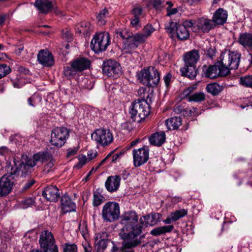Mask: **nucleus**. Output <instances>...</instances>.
I'll list each match as a JSON object with an SVG mask.
<instances>
[{"instance_id":"f257e3e1","label":"nucleus","mask_w":252,"mask_h":252,"mask_svg":"<svg viewBox=\"0 0 252 252\" xmlns=\"http://www.w3.org/2000/svg\"><path fill=\"white\" fill-rule=\"evenodd\" d=\"M130 226L123 227L121 236L123 239L124 248L131 249L136 247L141 243L142 226H135L133 228Z\"/></svg>"},{"instance_id":"f03ea898","label":"nucleus","mask_w":252,"mask_h":252,"mask_svg":"<svg viewBox=\"0 0 252 252\" xmlns=\"http://www.w3.org/2000/svg\"><path fill=\"white\" fill-rule=\"evenodd\" d=\"M118 35L124 39L123 42L122 51L124 53L131 54L144 41L139 35V32H132L124 30L118 32Z\"/></svg>"},{"instance_id":"7ed1b4c3","label":"nucleus","mask_w":252,"mask_h":252,"mask_svg":"<svg viewBox=\"0 0 252 252\" xmlns=\"http://www.w3.org/2000/svg\"><path fill=\"white\" fill-rule=\"evenodd\" d=\"M151 107L148 101L145 99L134 101L129 108L131 118L135 122L140 123L149 116Z\"/></svg>"},{"instance_id":"20e7f679","label":"nucleus","mask_w":252,"mask_h":252,"mask_svg":"<svg viewBox=\"0 0 252 252\" xmlns=\"http://www.w3.org/2000/svg\"><path fill=\"white\" fill-rule=\"evenodd\" d=\"M241 54L237 51H226L222 53L220 56V64L222 65L224 69L226 68L228 70V74L230 69L238 68Z\"/></svg>"},{"instance_id":"39448f33","label":"nucleus","mask_w":252,"mask_h":252,"mask_svg":"<svg viewBox=\"0 0 252 252\" xmlns=\"http://www.w3.org/2000/svg\"><path fill=\"white\" fill-rule=\"evenodd\" d=\"M7 167V173L0 178V196H6L11 191L14 182L20 177L11 168Z\"/></svg>"},{"instance_id":"423d86ee","label":"nucleus","mask_w":252,"mask_h":252,"mask_svg":"<svg viewBox=\"0 0 252 252\" xmlns=\"http://www.w3.org/2000/svg\"><path fill=\"white\" fill-rule=\"evenodd\" d=\"M102 217L104 221L113 222L117 220L120 215V207L115 202H108L103 206Z\"/></svg>"},{"instance_id":"0eeeda50","label":"nucleus","mask_w":252,"mask_h":252,"mask_svg":"<svg viewBox=\"0 0 252 252\" xmlns=\"http://www.w3.org/2000/svg\"><path fill=\"white\" fill-rule=\"evenodd\" d=\"M110 40L108 32L95 34L91 43V48L95 53L105 51L110 44Z\"/></svg>"},{"instance_id":"6e6552de","label":"nucleus","mask_w":252,"mask_h":252,"mask_svg":"<svg viewBox=\"0 0 252 252\" xmlns=\"http://www.w3.org/2000/svg\"><path fill=\"white\" fill-rule=\"evenodd\" d=\"M39 242L43 252H58L55 240L51 232L48 230L43 231L40 235Z\"/></svg>"},{"instance_id":"1a4fd4ad","label":"nucleus","mask_w":252,"mask_h":252,"mask_svg":"<svg viewBox=\"0 0 252 252\" xmlns=\"http://www.w3.org/2000/svg\"><path fill=\"white\" fill-rule=\"evenodd\" d=\"M14 162V166L11 168L19 177L25 176L30 172L31 168L36 165L37 163L33 157L32 158L26 157L25 162L24 161H16L15 159Z\"/></svg>"},{"instance_id":"9d476101","label":"nucleus","mask_w":252,"mask_h":252,"mask_svg":"<svg viewBox=\"0 0 252 252\" xmlns=\"http://www.w3.org/2000/svg\"><path fill=\"white\" fill-rule=\"evenodd\" d=\"M203 72L205 77L211 79H214L219 76H225L228 74V70L226 68L224 69L222 65L220 64V61L215 65L204 66Z\"/></svg>"},{"instance_id":"9b49d317","label":"nucleus","mask_w":252,"mask_h":252,"mask_svg":"<svg viewBox=\"0 0 252 252\" xmlns=\"http://www.w3.org/2000/svg\"><path fill=\"white\" fill-rule=\"evenodd\" d=\"M68 135L69 132L67 128L57 127L52 131L51 143L55 146L61 147L64 144Z\"/></svg>"},{"instance_id":"f8f14e48","label":"nucleus","mask_w":252,"mask_h":252,"mask_svg":"<svg viewBox=\"0 0 252 252\" xmlns=\"http://www.w3.org/2000/svg\"><path fill=\"white\" fill-rule=\"evenodd\" d=\"M92 139L102 146H108L113 141L112 133L108 129H98L92 134Z\"/></svg>"},{"instance_id":"ddd939ff","label":"nucleus","mask_w":252,"mask_h":252,"mask_svg":"<svg viewBox=\"0 0 252 252\" xmlns=\"http://www.w3.org/2000/svg\"><path fill=\"white\" fill-rule=\"evenodd\" d=\"M102 71L108 76L117 77L121 74V67L120 64L116 61L108 60L104 62L102 66Z\"/></svg>"},{"instance_id":"4468645a","label":"nucleus","mask_w":252,"mask_h":252,"mask_svg":"<svg viewBox=\"0 0 252 252\" xmlns=\"http://www.w3.org/2000/svg\"><path fill=\"white\" fill-rule=\"evenodd\" d=\"M149 151L146 147L134 149L132 151L133 165L139 167L145 164L149 159Z\"/></svg>"},{"instance_id":"2eb2a0df","label":"nucleus","mask_w":252,"mask_h":252,"mask_svg":"<svg viewBox=\"0 0 252 252\" xmlns=\"http://www.w3.org/2000/svg\"><path fill=\"white\" fill-rule=\"evenodd\" d=\"M214 27L215 24L212 20L201 18L196 21L195 26L193 27V31L194 32L201 31L203 32H208Z\"/></svg>"},{"instance_id":"dca6fc26","label":"nucleus","mask_w":252,"mask_h":252,"mask_svg":"<svg viewBox=\"0 0 252 252\" xmlns=\"http://www.w3.org/2000/svg\"><path fill=\"white\" fill-rule=\"evenodd\" d=\"M138 217L135 211H128L126 212L122 216V223L124 224V227L127 225L130 226L132 228L135 226H142L138 222Z\"/></svg>"},{"instance_id":"f3484780","label":"nucleus","mask_w":252,"mask_h":252,"mask_svg":"<svg viewBox=\"0 0 252 252\" xmlns=\"http://www.w3.org/2000/svg\"><path fill=\"white\" fill-rule=\"evenodd\" d=\"M37 61L44 66H51L54 63L52 54L47 50H40L37 55Z\"/></svg>"},{"instance_id":"a211bd4d","label":"nucleus","mask_w":252,"mask_h":252,"mask_svg":"<svg viewBox=\"0 0 252 252\" xmlns=\"http://www.w3.org/2000/svg\"><path fill=\"white\" fill-rule=\"evenodd\" d=\"M42 196L50 201H56L60 197L59 189L54 186H50L45 188Z\"/></svg>"},{"instance_id":"6ab92c4d","label":"nucleus","mask_w":252,"mask_h":252,"mask_svg":"<svg viewBox=\"0 0 252 252\" xmlns=\"http://www.w3.org/2000/svg\"><path fill=\"white\" fill-rule=\"evenodd\" d=\"M107 234L102 232L96 234L95 237V249L97 252H103L107 247Z\"/></svg>"},{"instance_id":"aec40b11","label":"nucleus","mask_w":252,"mask_h":252,"mask_svg":"<svg viewBox=\"0 0 252 252\" xmlns=\"http://www.w3.org/2000/svg\"><path fill=\"white\" fill-rule=\"evenodd\" d=\"M121 178L119 176H111L109 177L105 182V187L109 192H114L119 188Z\"/></svg>"},{"instance_id":"412c9836","label":"nucleus","mask_w":252,"mask_h":252,"mask_svg":"<svg viewBox=\"0 0 252 252\" xmlns=\"http://www.w3.org/2000/svg\"><path fill=\"white\" fill-rule=\"evenodd\" d=\"M159 216V214L158 213L143 216L140 219L139 224L142 226V227L153 226L158 222Z\"/></svg>"},{"instance_id":"4be33fe9","label":"nucleus","mask_w":252,"mask_h":252,"mask_svg":"<svg viewBox=\"0 0 252 252\" xmlns=\"http://www.w3.org/2000/svg\"><path fill=\"white\" fill-rule=\"evenodd\" d=\"M227 12L222 8H219L214 13L212 21L215 24L223 25L227 18Z\"/></svg>"},{"instance_id":"5701e85b","label":"nucleus","mask_w":252,"mask_h":252,"mask_svg":"<svg viewBox=\"0 0 252 252\" xmlns=\"http://www.w3.org/2000/svg\"><path fill=\"white\" fill-rule=\"evenodd\" d=\"M61 209L64 213L75 211V204L67 195H63L61 200Z\"/></svg>"},{"instance_id":"b1692460","label":"nucleus","mask_w":252,"mask_h":252,"mask_svg":"<svg viewBox=\"0 0 252 252\" xmlns=\"http://www.w3.org/2000/svg\"><path fill=\"white\" fill-rule=\"evenodd\" d=\"M155 73H157V69L153 66H150L141 70L137 74V76L141 83L146 85L148 82V78L151 75V74Z\"/></svg>"},{"instance_id":"393cba45","label":"nucleus","mask_w":252,"mask_h":252,"mask_svg":"<svg viewBox=\"0 0 252 252\" xmlns=\"http://www.w3.org/2000/svg\"><path fill=\"white\" fill-rule=\"evenodd\" d=\"M200 58L198 51L191 50L184 55V62L187 65H196Z\"/></svg>"},{"instance_id":"a878e982","label":"nucleus","mask_w":252,"mask_h":252,"mask_svg":"<svg viewBox=\"0 0 252 252\" xmlns=\"http://www.w3.org/2000/svg\"><path fill=\"white\" fill-rule=\"evenodd\" d=\"M165 134L163 131L157 132L149 137L150 143L154 146H160L165 141Z\"/></svg>"},{"instance_id":"bb28decb","label":"nucleus","mask_w":252,"mask_h":252,"mask_svg":"<svg viewBox=\"0 0 252 252\" xmlns=\"http://www.w3.org/2000/svg\"><path fill=\"white\" fill-rule=\"evenodd\" d=\"M72 63L73 68H75L78 72H81L88 68L91 63L90 61L86 58H79L72 62Z\"/></svg>"},{"instance_id":"cd10ccee","label":"nucleus","mask_w":252,"mask_h":252,"mask_svg":"<svg viewBox=\"0 0 252 252\" xmlns=\"http://www.w3.org/2000/svg\"><path fill=\"white\" fill-rule=\"evenodd\" d=\"M34 5L40 12L46 13L53 7V0H36Z\"/></svg>"},{"instance_id":"c85d7f7f","label":"nucleus","mask_w":252,"mask_h":252,"mask_svg":"<svg viewBox=\"0 0 252 252\" xmlns=\"http://www.w3.org/2000/svg\"><path fill=\"white\" fill-rule=\"evenodd\" d=\"M75 30L77 32L88 35L92 31L93 27L89 22L83 21L76 25Z\"/></svg>"},{"instance_id":"c756f323","label":"nucleus","mask_w":252,"mask_h":252,"mask_svg":"<svg viewBox=\"0 0 252 252\" xmlns=\"http://www.w3.org/2000/svg\"><path fill=\"white\" fill-rule=\"evenodd\" d=\"M181 71L183 75L190 79H194L197 74L196 65H187L185 64V66L181 69Z\"/></svg>"},{"instance_id":"7c9ffc66","label":"nucleus","mask_w":252,"mask_h":252,"mask_svg":"<svg viewBox=\"0 0 252 252\" xmlns=\"http://www.w3.org/2000/svg\"><path fill=\"white\" fill-rule=\"evenodd\" d=\"M155 28L150 24H148L144 26L139 35L145 43L148 38L150 37L152 34L155 31Z\"/></svg>"},{"instance_id":"2f4dec72","label":"nucleus","mask_w":252,"mask_h":252,"mask_svg":"<svg viewBox=\"0 0 252 252\" xmlns=\"http://www.w3.org/2000/svg\"><path fill=\"white\" fill-rule=\"evenodd\" d=\"M238 42L244 47H252V34L248 32L241 33Z\"/></svg>"},{"instance_id":"473e14b6","label":"nucleus","mask_w":252,"mask_h":252,"mask_svg":"<svg viewBox=\"0 0 252 252\" xmlns=\"http://www.w3.org/2000/svg\"><path fill=\"white\" fill-rule=\"evenodd\" d=\"M165 124L169 130L176 129L181 126L182 120L180 117H174L167 120Z\"/></svg>"},{"instance_id":"72a5a7b5","label":"nucleus","mask_w":252,"mask_h":252,"mask_svg":"<svg viewBox=\"0 0 252 252\" xmlns=\"http://www.w3.org/2000/svg\"><path fill=\"white\" fill-rule=\"evenodd\" d=\"M174 229L172 225H165L155 228L151 231V234L154 236H158L166 233L171 232Z\"/></svg>"},{"instance_id":"f704fd0d","label":"nucleus","mask_w":252,"mask_h":252,"mask_svg":"<svg viewBox=\"0 0 252 252\" xmlns=\"http://www.w3.org/2000/svg\"><path fill=\"white\" fill-rule=\"evenodd\" d=\"M176 34L178 38L181 40H186L189 36V32L184 26L178 25L176 28Z\"/></svg>"},{"instance_id":"c9c22d12","label":"nucleus","mask_w":252,"mask_h":252,"mask_svg":"<svg viewBox=\"0 0 252 252\" xmlns=\"http://www.w3.org/2000/svg\"><path fill=\"white\" fill-rule=\"evenodd\" d=\"M51 154L48 152H40L33 155V158L36 161L44 162L51 158Z\"/></svg>"},{"instance_id":"e433bc0d","label":"nucleus","mask_w":252,"mask_h":252,"mask_svg":"<svg viewBox=\"0 0 252 252\" xmlns=\"http://www.w3.org/2000/svg\"><path fill=\"white\" fill-rule=\"evenodd\" d=\"M207 91L214 95L219 94L222 89L221 86L217 83H210L206 87Z\"/></svg>"},{"instance_id":"4c0bfd02","label":"nucleus","mask_w":252,"mask_h":252,"mask_svg":"<svg viewBox=\"0 0 252 252\" xmlns=\"http://www.w3.org/2000/svg\"><path fill=\"white\" fill-rule=\"evenodd\" d=\"M148 78V82L146 85L151 87L157 86L160 80L159 73L157 69V73L151 74Z\"/></svg>"},{"instance_id":"58836bf2","label":"nucleus","mask_w":252,"mask_h":252,"mask_svg":"<svg viewBox=\"0 0 252 252\" xmlns=\"http://www.w3.org/2000/svg\"><path fill=\"white\" fill-rule=\"evenodd\" d=\"M205 98V94L202 92L195 93L189 96L187 99L189 101H194L196 102L203 101Z\"/></svg>"},{"instance_id":"ea45409f","label":"nucleus","mask_w":252,"mask_h":252,"mask_svg":"<svg viewBox=\"0 0 252 252\" xmlns=\"http://www.w3.org/2000/svg\"><path fill=\"white\" fill-rule=\"evenodd\" d=\"M188 214V210L185 209H181L171 213V219L173 221H176L180 218L184 217Z\"/></svg>"},{"instance_id":"a19ab883","label":"nucleus","mask_w":252,"mask_h":252,"mask_svg":"<svg viewBox=\"0 0 252 252\" xmlns=\"http://www.w3.org/2000/svg\"><path fill=\"white\" fill-rule=\"evenodd\" d=\"M109 16V13L107 8H104L100 10L96 18L100 25H104L106 22V19Z\"/></svg>"},{"instance_id":"79ce46f5","label":"nucleus","mask_w":252,"mask_h":252,"mask_svg":"<svg viewBox=\"0 0 252 252\" xmlns=\"http://www.w3.org/2000/svg\"><path fill=\"white\" fill-rule=\"evenodd\" d=\"M240 84L246 87L252 88V75L242 77L239 80Z\"/></svg>"},{"instance_id":"37998d69","label":"nucleus","mask_w":252,"mask_h":252,"mask_svg":"<svg viewBox=\"0 0 252 252\" xmlns=\"http://www.w3.org/2000/svg\"><path fill=\"white\" fill-rule=\"evenodd\" d=\"M137 94L142 98L141 99H145L148 101V99H149V101H151V94L149 92L147 91L146 87L140 88L138 90Z\"/></svg>"},{"instance_id":"c03bdc74","label":"nucleus","mask_w":252,"mask_h":252,"mask_svg":"<svg viewBox=\"0 0 252 252\" xmlns=\"http://www.w3.org/2000/svg\"><path fill=\"white\" fill-rule=\"evenodd\" d=\"M63 252H77L76 245L73 243H66L63 245Z\"/></svg>"},{"instance_id":"a18cd8bd","label":"nucleus","mask_w":252,"mask_h":252,"mask_svg":"<svg viewBox=\"0 0 252 252\" xmlns=\"http://www.w3.org/2000/svg\"><path fill=\"white\" fill-rule=\"evenodd\" d=\"M93 197V204L95 206L100 205L104 201L103 196L98 192H94Z\"/></svg>"},{"instance_id":"49530a36","label":"nucleus","mask_w":252,"mask_h":252,"mask_svg":"<svg viewBox=\"0 0 252 252\" xmlns=\"http://www.w3.org/2000/svg\"><path fill=\"white\" fill-rule=\"evenodd\" d=\"M78 72L77 70L73 67L72 63L70 66H67L64 67V74L66 77H71L75 75Z\"/></svg>"},{"instance_id":"de8ad7c7","label":"nucleus","mask_w":252,"mask_h":252,"mask_svg":"<svg viewBox=\"0 0 252 252\" xmlns=\"http://www.w3.org/2000/svg\"><path fill=\"white\" fill-rule=\"evenodd\" d=\"M167 32L170 33H173L176 32V28L178 26L176 22L170 21L165 25Z\"/></svg>"},{"instance_id":"09e8293b","label":"nucleus","mask_w":252,"mask_h":252,"mask_svg":"<svg viewBox=\"0 0 252 252\" xmlns=\"http://www.w3.org/2000/svg\"><path fill=\"white\" fill-rule=\"evenodd\" d=\"M10 72V67L6 64H0V78L5 76Z\"/></svg>"},{"instance_id":"8fccbe9b","label":"nucleus","mask_w":252,"mask_h":252,"mask_svg":"<svg viewBox=\"0 0 252 252\" xmlns=\"http://www.w3.org/2000/svg\"><path fill=\"white\" fill-rule=\"evenodd\" d=\"M37 99L40 101L41 98L38 95L35 94L28 98V104L31 106H35L36 104Z\"/></svg>"},{"instance_id":"3c124183","label":"nucleus","mask_w":252,"mask_h":252,"mask_svg":"<svg viewBox=\"0 0 252 252\" xmlns=\"http://www.w3.org/2000/svg\"><path fill=\"white\" fill-rule=\"evenodd\" d=\"M196 21L192 20H186L183 21L182 26H184L187 29L188 28H191L193 31V27L195 26Z\"/></svg>"},{"instance_id":"603ef678","label":"nucleus","mask_w":252,"mask_h":252,"mask_svg":"<svg viewBox=\"0 0 252 252\" xmlns=\"http://www.w3.org/2000/svg\"><path fill=\"white\" fill-rule=\"evenodd\" d=\"M143 12V9L140 6H137L134 7L132 10V16L135 17L139 18L141 16Z\"/></svg>"},{"instance_id":"864d4df0","label":"nucleus","mask_w":252,"mask_h":252,"mask_svg":"<svg viewBox=\"0 0 252 252\" xmlns=\"http://www.w3.org/2000/svg\"><path fill=\"white\" fill-rule=\"evenodd\" d=\"M33 203V199L31 197H30L22 201V206L23 208H27L31 206Z\"/></svg>"},{"instance_id":"5fc2aeb1","label":"nucleus","mask_w":252,"mask_h":252,"mask_svg":"<svg viewBox=\"0 0 252 252\" xmlns=\"http://www.w3.org/2000/svg\"><path fill=\"white\" fill-rule=\"evenodd\" d=\"M153 4L156 9L160 10L164 5V1L162 0H154Z\"/></svg>"},{"instance_id":"6e6d98bb","label":"nucleus","mask_w":252,"mask_h":252,"mask_svg":"<svg viewBox=\"0 0 252 252\" xmlns=\"http://www.w3.org/2000/svg\"><path fill=\"white\" fill-rule=\"evenodd\" d=\"M130 25L132 27L135 28L136 29H138L139 27H140V25L139 24V18L132 16L131 18L130 19Z\"/></svg>"},{"instance_id":"4d7b16f0","label":"nucleus","mask_w":252,"mask_h":252,"mask_svg":"<svg viewBox=\"0 0 252 252\" xmlns=\"http://www.w3.org/2000/svg\"><path fill=\"white\" fill-rule=\"evenodd\" d=\"M47 163L45 165L44 171L46 172H49L54 165L55 160L53 159L52 156L51 158L47 160Z\"/></svg>"},{"instance_id":"13d9d810","label":"nucleus","mask_w":252,"mask_h":252,"mask_svg":"<svg viewBox=\"0 0 252 252\" xmlns=\"http://www.w3.org/2000/svg\"><path fill=\"white\" fill-rule=\"evenodd\" d=\"M78 162L77 163V166L79 167H82L87 161H88V158L84 155L79 156L78 158Z\"/></svg>"},{"instance_id":"bf43d9fd","label":"nucleus","mask_w":252,"mask_h":252,"mask_svg":"<svg viewBox=\"0 0 252 252\" xmlns=\"http://www.w3.org/2000/svg\"><path fill=\"white\" fill-rule=\"evenodd\" d=\"M11 151L6 147H0V155L7 156L10 154Z\"/></svg>"},{"instance_id":"052dcab7","label":"nucleus","mask_w":252,"mask_h":252,"mask_svg":"<svg viewBox=\"0 0 252 252\" xmlns=\"http://www.w3.org/2000/svg\"><path fill=\"white\" fill-rule=\"evenodd\" d=\"M63 37L67 42L72 40V33L69 31H65L63 32Z\"/></svg>"},{"instance_id":"680f3d73","label":"nucleus","mask_w":252,"mask_h":252,"mask_svg":"<svg viewBox=\"0 0 252 252\" xmlns=\"http://www.w3.org/2000/svg\"><path fill=\"white\" fill-rule=\"evenodd\" d=\"M97 152L95 150H90L88 151V154H87V156H88V161H90L92 159H93V158H94L95 157H96L97 156Z\"/></svg>"},{"instance_id":"e2e57ef3","label":"nucleus","mask_w":252,"mask_h":252,"mask_svg":"<svg viewBox=\"0 0 252 252\" xmlns=\"http://www.w3.org/2000/svg\"><path fill=\"white\" fill-rule=\"evenodd\" d=\"M111 252H134L132 250H126L125 249H119L113 243V246L111 250Z\"/></svg>"},{"instance_id":"0e129e2a","label":"nucleus","mask_w":252,"mask_h":252,"mask_svg":"<svg viewBox=\"0 0 252 252\" xmlns=\"http://www.w3.org/2000/svg\"><path fill=\"white\" fill-rule=\"evenodd\" d=\"M171 78L172 75L170 73H168L167 75H166L163 78L165 86L167 88L169 86L170 84V83L171 82Z\"/></svg>"},{"instance_id":"69168bd1","label":"nucleus","mask_w":252,"mask_h":252,"mask_svg":"<svg viewBox=\"0 0 252 252\" xmlns=\"http://www.w3.org/2000/svg\"><path fill=\"white\" fill-rule=\"evenodd\" d=\"M12 83L15 88H20L23 86V83L18 79L12 80Z\"/></svg>"},{"instance_id":"338daca9","label":"nucleus","mask_w":252,"mask_h":252,"mask_svg":"<svg viewBox=\"0 0 252 252\" xmlns=\"http://www.w3.org/2000/svg\"><path fill=\"white\" fill-rule=\"evenodd\" d=\"M78 150V149L77 147H74L73 148L68 149L67 151V157L69 158L75 155Z\"/></svg>"},{"instance_id":"774afa93","label":"nucleus","mask_w":252,"mask_h":252,"mask_svg":"<svg viewBox=\"0 0 252 252\" xmlns=\"http://www.w3.org/2000/svg\"><path fill=\"white\" fill-rule=\"evenodd\" d=\"M35 182L33 180H31L27 182L24 187H23V189L26 190L30 188H31L34 184Z\"/></svg>"}]
</instances>
